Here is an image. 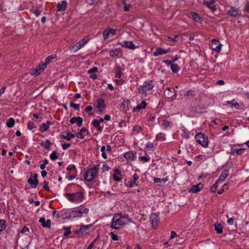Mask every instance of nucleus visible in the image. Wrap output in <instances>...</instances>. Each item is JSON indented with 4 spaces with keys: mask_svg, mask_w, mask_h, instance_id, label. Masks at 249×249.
Listing matches in <instances>:
<instances>
[{
    "mask_svg": "<svg viewBox=\"0 0 249 249\" xmlns=\"http://www.w3.org/2000/svg\"><path fill=\"white\" fill-rule=\"evenodd\" d=\"M93 107L91 106H88L85 108V111L86 112H88L89 111H90L92 110Z\"/></svg>",
    "mask_w": 249,
    "mask_h": 249,
    "instance_id": "obj_60",
    "label": "nucleus"
},
{
    "mask_svg": "<svg viewBox=\"0 0 249 249\" xmlns=\"http://www.w3.org/2000/svg\"><path fill=\"white\" fill-rule=\"evenodd\" d=\"M113 178L114 180L117 182L120 181L122 179L121 178L118 177V176H117L116 175H113Z\"/></svg>",
    "mask_w": 249,
    "mask_h": 249,
    "instance_id": "obj_61",
    "label": "nucleus"
},
{
    "mask_svg": "<svg viewBox=\"0 0 249 249\" xmlns=\"http://www.w3.org/2000/svg\"><path fill=\"white\" fill-rule=\"evenodd\" d=\"M46 68V65L42 63L41 64H39L36 68L33 70L32 73L35 75H39Z\"/></svg>",
    "mask_w": 249,
    "mask_h": 249,
    "instance_id": "obj_9",
    "label": "nucleus"
},
{
    "mask_svg": "<svg viewBox=\"0 0 249 249\" xmlns=\"http://www.w3.org/2000/svg\"><path fill=\"white\" fill-rule=\"evenodd\" d=\"M227 218H228L227 220V223L230 225H232L234 224V218L232 217L229 218L228 215H226Z\"/></svg>",
    "mask_w": 249,
    "mask_h": 249,
    "instance_id": "obj_51",
    "label": "nucleus"
},
{
    "mask_svg": "<svg viewBox=\"0 0 249 249\" xmlns=\"http://www.w3.org/2000/svg\"><path fill=\"white\" fill-rule=\"evenodd\" d=\"M154 85L152 80L145 81L143 84L139 88V90L143 93H146V91L153 89Z\"/></svg>",
    "mask_w": 249,
    "mask_h": 249,
    "instance_id": "obj_7",
    "label": "nucleus"
},
{
    "mask_svg": "<svg viewBox=\"0 0 249 249\" xmlns=\"http://www.w3.org/2000/svg\"><path fill=\"white\" fill-rule=\"evenodd\" d=\"M168 180L167 178H163L162 179H160V178H155L154 179V182L156 183H161V182H165Z\"/></svg>",
    "mask_w": 249,
    "mask_h": 249,
    "instance_id": "obj_45",
    "label": "nucleus"
},
{
    "mask_svg": "<svg viewBox=\"0 0 249 249\" xmlns=\"http://www.w3.org/2000/svg\"><path fill=\"white\" fill-rule=\"evenodd\" d=\"M89 212V209L85 207H81L78 209L73 210L70 213L69 215L66 218L70 219L76 217H80L86 215Z\"/></svg>",
    "mask_w": 249,
    "mask_h": 249,
    "instance_id": "obj_3",
    "label": "nucleus"
},
{
    "mask_svg": "<svg viewBox=\"0 0 249 249\" xmlns=\"http://www.w3.org/2000/svg\"><path fill=\"white\" fill-rule=\"evenodd\" d=\"M119 52L117 50H111L109 52V55L110 56L113 57L116 56L118 55Z\"/></svg>",
    "mask_w": 249,
    "mask_h": 249,
    "instance_id": "obj_49",
    "label": "nucleus"
},
{
    "mask_svg": "<svg viewBox=\"0 0 249 249\" xmlns=\"http://www.w3.org/2000/svg\"><path fill=\"white\" fill-rule=\"evenodd\" d=\"M56 151H53V152L50 154V158L53 160H55L58 158V156L56 155Z\"/></svg>",
    "mask_w": 249,
    "mask_h": 249,
    "instance_id": "obj_44",
    "label": "nucleus"
},
{
    "mask_svg": "<svg viewBox=\"0 0 249 249\" xmlns=\"http://www.w3.org/2000/svg\"><path fill=\"white\" fill-rule=\"evenodd\" d=\"M65 196L70 201L75 203H81L84 199V195L81 192H76L74 193H66Z\"/></svg>",
    "mask_w": 249,
    "mask_h": 249,
    "instance_id": "obj_2",
    "label": "nucleus"
},
{
    "mask_svg": "<svg viewBox=\"0 0 249 249\" xmlns=\"http://www.w3.org/2000/svg\"><path fill=\"white\" fill-rule=\"evenodd\" d=\"M131 221L128 215H122L120 213H116L114 215L111 220L110 227L116 230H119L121 228V227L127 224Z\"/></svg>",
    "mask_w": 249,
    "mask_h": 249,
    "instance_id": "obj_1",
    "label": "nucleus"
},
{
    "mask_svg": "<svg viewBox=\"0 0 249 249\" xmlns=\"http://www.w3.org/2000/svg\"><path fill=\"white\" fill-rule=\"evenodd\" d=\"M140 161L143 162H148L150 160V159L146 156H141L139 158Z\"/></svg>",
    "mask_w": 249,
    "mask_h": 249,
    "instance_id": "obj_52",
    "label": "nucleus"
},
{
    "mask_svg": "<svg viewBox=\"0 0 249 249\" xmlns=\"http://www.w3.org/2000/svg\"><path fill=\"white\" fill-rule=\"evenodd\" d=\"M244 151H245V149L244 148H235V149H231V154H233V155L234 154H238V155H241V154H242L243 153Z\"/></svg>",
    "mask_w": 249,
    "mask_h": 249,
    "instance_id": "obj_32",
    "label": "nucleus"
},
{
    "mask_svg": "<svg viewBox=\"0 0 249 249\" xmlns=\"http://www.w3.org/2000/svg\"><path fill=\"white\" fill-rule=\"evenodd\" d=\"M120 44L124 47L130 49H134L136 48L135 45L132 41H122L120 42Z\"/></svg>",
    "mask_w": 249,
    "mask_h": 249,
    "instance_id": "obj_14",
    "label": "nucleus"
},
{
    "mask_svg": "<svg viewBox=\"0 0 249 249\" xmlns=\"http://www.w3.org/2000/svg\"><path fill=\"white\" fill-rule=\"evenodd\" d=\"M15 123V120L13 118H10L7 120L6 125L8 127L11 128L14 126Z\"/></svg>",
    "mask_w": 249,
    "mask_h": 249,
    "instance_id": "obj_34",
    "label": "nucleus"
},
{
    "mask_svg": "<svg viewBox=\"0 0 249 249\" xmlns=\"http://www.w3.org/2000/svg\"><path fill=\"white\" fill-rule=\"evenodd\" d=\"M92 226V225H82L79 230L75 232L77 234H87L89 233V229Z\"/></svg>",
    "mask_w": 249,
    "mask_h": 249,
    "instance_id": "obj_11",
    "label": "nucleus"
},
{
    "mask_svg": "<svg viewBox=\"0 0 249 249\" xmlns=\"http://www.w3.org/2000/svg\"><path fill=\"white\" fill-rule=\"evenodd\" d=\"M228 14L231 17H235L241 15V11L238 8L231 7L228 11Z\"/></svg>",
    "mask_w": 249,
    "mask_h": 249,
    "instance_id": "obj_10",
    "label": "nucleus"
},
{
    "mask_svg": "<svg viewBox=\"0 0 249 249\" xmlns=\"http://www.w3.org/2000/svg\"><path fill=\"white\" fill-rule=\"evenodd\" d=\"M141 129V127L139 125H136L133 128V131L134 132H136V133H138L140 130Z\"/></svg>",
    "mask_w": 249,
    "mask_h": 249,
    "instance_id": "obj_58",
    "label": "nucleus"
},
{
    "mask_svg": "<svg viewBox=\"0 0 249 249\" xmlns=\"http://www.w3.org/2000/svg\"><path fill=\"white\" fill-rule=\"evenodd\" d=\"M161 126L164 129H166L168 127H171V123L167 120H163Z\"/></svg>",
    "mask_w": 249,
    "mask_h": 249,
    "instance_id": "obj_35",
    "label": "nucleus"
},
{
    "mask_svg": "<svg viewBox=\"0 0 249 249\" xmlns=\"http://www.w3.org/2000/svg\"><path fill=\"white\" fill-rule=\"evenodd\" d=\"M98 71V68L97 67H93L91 69H89L88 71V73L89 74V77L93 79H95L97 78V76L96 75V72Z\"/></svg>",
    "mask_w": 249,
    "mask_h": 249,
    "instance_id": "obj_24",
    "label": "nucleus"
},
{
    "mask_svg": "<svg viewBox=\"0 0 249 249\" xmlns=\"http://www.w3.org/2000/svg\"><path fill=\"white\" fill-rule=\"evenodd\" d=\"M76 136V135L73 134L69 132L67 133L66 137L67 138V141H70L72 138H74Z\"/></svg>",
    "mask_w": 249,
    "mask_h": 249,
    "instance_id": "obj_47",
    "label": "nucleus"
},
{
    "mask_svg": "<svg viewBox=\"0 0 249 249\" xmlns=\"http://www.w3.org/2000/svg\"><path fill=\"white\" fill-rule=\"evenodd\" d=\"M110 234L111 235V238L113 240L117 241L119 240L118 236L116 234H114L113 232H111Z\"/></svg>",
    "mask_w": 249,
    "mask_h": 249,
    "instance_id": "obj_57",
    "label": "nucleus"
},
{
    "mask_svg": "<svg viewBox=\"0 0 249 249\" xmlns=\"http://www.w3.org/2000/svg\"><path fill=\"white\" fill-rule=\"evenodd\" d=\"M229 176V171L227 170H225L219 176L217 182L222 183Z\"/></svg>",
    "mask_w": 249,
    "mask_h": 249,
    "instance_id": "obj_25",
    "label": "nucleus"
},
{
    "mask_svg": "<svg viewBox=\"0 0 249 249\" xmlns=\"http://www.w3.org/2000/svg\"><path fill=\"white\" fill-rule=\"evenodd\" d=\"M150 219L153 227H155L159 220L158 215L155 213H153L150 215Z\"/></svg>",
    "mask_w": 249,
    "mask_h": 249,
    "instance_id": "obj_15",
    "label": "nucleus"
},
{
    "mask_svg": "<svg viewBox=\"0 0 249 249\" xmlns=\"http://www.w3.org/2000/svg\"><path fill=\"white\" fill-rule=\"evenodd\" d=\"M63 229L65 231V232L63 233L64 236H67L71 232L70 227H64Z\"/></svg>",
    "mask_w": 249,
    "mask_h": 249,
    "instance_id": "obj_46",
    "label": "nucleus"
},
{
    "mask_svg": "<svg viewBox=\"0 0 249 249\" xmlns=\"http://www.w3.org/2000/svg\"><path fill=\"white\" fill-rule=\"evenodd\" d=\"M169 52V49H162L161 48H158L155 52L153 53V55L155 56L161 55L162 54H165Z\"/></svg>",
    "mask_w": 249,
    "mask_h": 249,
    "instance_id": "obj_20",
    "label": "nucleus"
},
{
    "mask_svg": "<svg viewBox=\"0 0 249 249\" xmlns=\"http://www.w3.org/2000/svg\"><path fill=\"white\" fill-rule=\"evenodd\" d=\"M51 142L49 140H46L45 142H41L40 145L43 146L46 149L49 150L50 149V146Z\"/></svg>",
    "mask_w": 249,
    "mask_h": 249,
    "instance_id": "obj_33",
    "label": "nucleus"
},
{
    "mask_svg": "<svg viewBox=\"0 0 249 249\" xmlns=\"http://www.w3.org/2000/svg\"><path fill=\"white\" fill-rule=\"evenodd\" d=\"M43 188L46 191H49L50 188L48 187L49 182L46 181H44L43 182Z\"/></svg>",
    "mask_w": 249,
    "mask_h": 249,
    "instance_id": "obj_50",
    "label": "nucleus"
},
{
    "mask_svg": "<svg viewBox=\"0 0 249 249\" xmlns=\"http://www.w3.org/2000/svg\"><path fill=\"white\" fill-rule=\"evenodd\" d=\"M156 139L160 141H165L166 140L165 134L163 133H159L156 136Z\"/></svg>",
    "mask_w": 249,
    "mask_h": 249,
    "instance_id": "obj_39",
    "label": "nucleus"
},
{
    "mask_svg": "<svg viewBox=\"0 0 249 249\" xmlns=\"http://www.w3.org/2000/svg\"><path fill=\"white\" fill-rule=\"evenodd\" d=\"M222 45L221 44H218L217 45L215 46V47L213 48V49L215 51L219 53L221 50V47Z\"/></svg>",
    "mask_w": 249,
    "mask_h": 249,
    "instance_id": "obj_55",
    "label": "nucleus"
},
{
    "mask_svg": "<svg viewBox=\"0 0 249 249\" xmlns=\"http://www.w3.org/2000/svg\"><path fill=\"white\" fill-rule=\"evenodd\" d=\"M196 142L204 147L208 146L209 141L208 137L202 133H197L195 136Z\"/></svg>",
    "mask_w": 249,
    "mask_h": 249,
    "instance_id": "obj_5",
    "label": "nucleus"
},
{
    "mask_svg": "<svg viewBox=\"0 0 249 249\" xmlns=\"http://www.w3.org/2000/svg\"><path fill=\"white\" fill-rule=\"evenodd\" d=\"M6 229L5 221L0 219V233Z\"/></svg>",
    "mask_w": 249,
    "mask_h": 249,
    "instance_id": "obj_41",
    "label": "nucleus"
},
{
    "mask_svg": "<svg viewBox=\"0 0 249 249\" xmlns=\"http://www.w3.org/2000/svg\"><path fill=\"white\" fill-rule=\"evenodd\" d=\"M124 156L129 161H134L136 159V153L132 151L125 152Z\"/></svg>",
    "mask_w": 249,
    "mask_h": 249,
    "instance_id": "obj_12",
    "label": "nucleus"
},
{
    "mask_svg": "<svg viewBox=\"0 0 249 249\" xmlns=\"http://www.w3.org/2000/svg\"><path fill=\"white\" fill-rule=\"evenodd\" d=\"M215 2V0H210V1H204V4L208 7L212 12H214L216 10V8L213 5Z\"/></svg>",
    "mask_w": 249,
    "mask_h": 249,
    "instance_id": "obj_16",
    "label": "nucleus"
},
{
    "mask_svg": "<svg viewBox=\"0 0 249 249\" xmlns=\"http://www.w3.org/2000/svg\"><path fill=\"white\" fill-rule=\"evenodd\" d=\"M99 172L98 168L94 166L87 170L84 175V178L88 182L91 181L97 176Z\"/></svg>",
    "mask_w": 249,
    "mask_h": 249,
    "instance_id": "obj_4",
    "label": "nucleus"
},
{
    "mask_svg": "<svg viewBox=\"0 0 249 249\" xmlns=\"http://www.w3.org/2000/svg\"><path fill=\"white\" fill-rule=\"evenodd\" d=\"M76 177V175H71L69 177H68V179L69 180H71L75 178Z\"/></svg>",
    "mask_w": 249,
    "mask_h": 249,
    "instance_id": "obj_64",
    "label": "nucleus"
},
{
    "mask_svg": "<svg viewBox=\"0 0 249 249\" xmlns=\"http://www.w3.org/2000/svg\"><path fill=\"white\" fill-rule=\"evenodd\" d=\"M114 70L115 77L116 78H120L122 74V69L120 66H116L114 68Z\"/></svg>",
    "mask_w": 249,
    "mask_h": 249,
    "instance_id": "obj_29",
    "label": "nucleus"
},
{
    "mask_svg": "<svg viewBox=\"0 0 249 249\" xmlns=\"http://www.w3.org/2000/svg\"><path fill=\"white\" fill-rule=\"evenodd\" d=\"M70 107H73L76 110H79L80 108L79 104H74L72 102H70Z\"/></svg>",
    "mask_w": 249,
    "mask_h": 249,
    "instance_id": "obj_48",
    "label": "nucleus"
},
{
    "mask_svg": "<svg viewBox=\"0 0 249 249\" xmlns=\"http://www.w3.org/2000/svg\"><path fill=\"white\" fill-rule=\"evenodd\" d=\"M117 33V30L114 29H111V28H107L105 29L103 33V37L104 40H106L108 38L109 35H115Z\"/></svg>",
    "mask_w": 249,
    "mask_h": 249,
    "instance_id": "obj_8",
    "label": "nucleus"
},
{
    "mask_svg": "<svg viewBox=\"0 0 249 249\" xmlns=\"http://www.w3.org/2000/svg\"><path fill=\"white\" fill-rule=\"evenodd\" d=\"M203 184L201 183H199L197 184L192 186L190 191L194 193H197L200 191L203 188Z\"/></svg>",
    "mask_w": 249,
    "mask_h": 249,
    "instance_id": "obj_22",
    "label": "nucleus"
},
{
    "mask_svg": "<svg viewBox=\"0 0 249 249\" xmlns=\"http://www.w3.org/2000/svg\"><path fill=\"white\" fill-rule=\"evenodd\" d=\"M181 135L183 138L185 139H188L189 137V134L185 131H183V133Z\"/></svg>",
    "mask_w": 249,
    "mask_h": 249,
    "instance_id": "obj_62",
    "label": "nucleus"
},
{
    "mask_svg": "<svg viewBox=\"0 0 249 249\" xmlns=\"http://www.w3.org/2000/svg\"><path fill=\"white\" fill-rule=\"evenodd\" d=\"M66 170L69 171H75L76 168L74 165H71L69 166L67 168Z\"/></svg>",
    "mask_w": 249,
    "mask_h": 249,
    "instance_id": "obj_54",
    "label": "nucleus"
},
{
    "mask_svg": "<svg viewBox=\"0 0 249 249\" xmlns=\"http://www.w3.org/2000/svg\"><path fill=\"white\" fill-rule=\"evenodd\" d=\"M100 0H87V2L90 5H93L97 3Z\"/></svg>",
    "mask_w": 249,
    "mask_h": 249,
    "instance_id": "obj_53",
    "label": "nucleus"
},
{
    "mask_svg": "<svg viewBox=\"0 0 249 249\" xmlns=\"http://www.w3.org/2000/svg\"><path fill=\"white\" fill-rule=\"evenodd\" d=\"M51 124H52V123L49 121H47L45 123H43L40 126L39 131L41 132L47 131Z\"/></svg>",
    "mask_w": 249,
    "mask_h": 249,
    "instance_id": "obj_21",
    "label": "nucleus"
},
{
    "mask_svg": "<svg viewBox=\"0 0 249 249\" xmlns=\"http://www.w3.org/2000/svg\"><path fill=\"white\" fill-rule=\"evenodd\" d=\"M146 106V103L142 101L141 104H138L136 107L133 108V111H140L142 109H144Z\"/></svg>",
    "mask_w": 249,
    "mask_h": 249,
    "instance_id": "obj_28",
    "label": "nucleus"
},
{
    "mask_svg": "<svg viewBox=\"0 0 249 249\" xmlns=\"http://www.w3.org/2000/svg\"><path fill=\"white\" fill-rule=\"evenodd\" d=\"M191 15L192 16L193 19L195 21L197 22L198 23H200L201 22V19L197 14H196L195 12H192Z\"/></svg>",
    "mask_w": 249,
    "mask_h": 249,
    "instance_id": "obj_36",
    "label": "nucleus"
},
{
    "mask_svg": "<svg viewBox=\"0 0 249 249\" xmlns=\"http://www.w3.org/2000/svg\"><path fill=\"white\" fill-rule=\"evenodd\" d=\"M83 121V118L80 117H74L70 119V123L71 124L76 123L77 126L80 127L82 124Z\"/></svg>",
    "mask_w": 249,
    "mask_h": 249,
    "instance_id": "obj_13",
    "label": "nucleus"
},
{
    "mask_svg": "<svg viewBox=\"0 0 249 249\" xmlns=\"http://www.w3.org/2000/svg\"><path fill=\"white\" fill-rule=\"evenodd\" d=\"M96 102V107L98 108L97 111H101L105 107L104 100L103 98H99L97 100Z\"/></svg>",
    "mask_w": 249,
    "mask_h": 249,
    "instance_id": "obj_18",
    "label": "nucleus"
},
{
    "mask_svg": "<svg viewBox=\"0 0 249 249\" xmlns=\"http://www.w3.org/2000/svg\"><path fill=\"white\" fill-rule=\"evenodd\" d=\"M91 124L97 129L98 131L101 132L103 131V126L101 125V124L99 123L98 120H93L92 121Z\"/></svg>",
    "mask_w": 249,
    "mask_h": 249,
    "instance_id": "obj_27",
    "label": "nucleus"
},
{
    "mask_svg": "<svg viewBox=\"0 0 249 249\" xmlns=\"http://www.w3.org/2000/svg\"><path fill=\"white\" fill-rule=\"evenodd\" d=\"M89 38L84 37L70 48L71 52H75L84 47L89 41Z\"/></svg>",
    "mask_w": 249,
    "mask_h": 249,
    "instance_id": "obj_6",
    "label": "nucleus"
},
{
    "mask_svg": "<svg viewBox=\"0 0 249 249\" xmlns=\"http://www.w3.org/2000/svg\"><path fill=\"white\" fill-rule=\"evenodd\" d=\"M171 69L174 73L178 72L180 69V67L177 64H172L171 65Z\"/></svg>",
    "mask_w": 249,
    "mask_h": 249,
    "instance_id": "obj_37",
    "label": "nucleus"
},
{
    "mask_svg": "<svg viewBox=\"0 0 249 249\" xmlns=\"http://www.w3.org/2000/svg\"><path fill=\"white\" fill-rule=\"evenodd\" d=\"M88 130L85 127H83L79 133H76V137L80 139H83L88 134Z\"/></svg>",
    "mask_w": 249,
    "mask_h": 249,
    "instance_id": "obj_23",
    "label": "nucleus"
},
{
    "mask_svg": "<svg viewBox=\"0 0 249 249\" xmlns=\"http://www.w3.org/2000/svg\"><path fill=\"white\" fill-rule=\"evenodd\" d=\"M39 222L41 224V225L43 228H50L51 221L50 219H48L46 221L45 218L42 217L40 218Z\"/></svg>",
    "mask_w": 249,
    "mask_h": 249,
    "instance_id": "obj_17",
    "label": "nucleus"
},
{
    "mask_svg": "<svg viewBox=\"0 0 249 249\" xmlns=\"http://www.w3.org/2000/svg\"><path fill=\"white\" fill-rule=\"evenodd\" d=\"M28 183L31 186L32 188H36L38 184L37 179L33 180V178H30L27 180Z\"/></svg>",
    "mask_w": 249,
    "mask_h": 249,
    "instance_id": "obj_31",
    "label": "nucleus"
},
{
    "mask_svg": "<svg viewBox=\"0 0 249 249\" xmlns=\"http://www.w3.org/2000/svg\"><path fill=\"white\" fill-rule=\"evenodd\" d=\"M243 11L244 12L249 13V2H248L244 6L243 9Z\"/></svg>",
    "mask_w": 249,
    "mask_h": 249,
    "instance_id": "obj_56",
    "label": "nucleus"
},
{
    "mask_svg": "<svg viewBox=\"0 0 249 249\" xmlns=\"http://www.w3.org/2000/svg\"><path fill=\"white\" fill-rule=\"evenodd\" d=\"M138 178H139L138 176L136 174H135L133 176V178L130 181L129 187H132L134 185V184L135 183L136 181L138 179Z\"/></svg>",
    "mask_w": 249,
    "mask_h": 249,
    "instance_id": "obj_38",
    "label": "nucleus"
},
{
    "mask_svg": "<svg viewBox=\"0 0 249 249\" xmlns=\"http://www.w3.org/2000/svg\"><path fill=\"white\" fill-rule=\"evenodd\" d=\"M33 13L35 15L36 17H38L40 14V12L37 10H34Z\"/></svg>",
    "mask_w": 249,
    "mask_h": 249,
    "instance_id": "obj_63",
    "label": "nucleus"
},
{
    "mask_svg": "<svg viewBox=\"0 0 249 249\" xmlns=\"http://www.w3.org/2000/svg\"><path fill=\"white\" fill-rule=\"evenodd\" d=\"M56 57V55H51L49 56H48L46 59H45V63H44L46 66L47 64H49L50 63V61L54 59V58H55Z\"/></svg>",
    "mask_w": 249,
    "mask_h": 249,
    "instance_id": "obj_43",
    "label": "nucleus"
},
{
    "mask_svg": "<svg viewBox=\"0 0 249 249\" xmlns=\"http://www.w3.org/2000/svg\"><path fill=\"white\" fill-rule=\"evenodd\" d=\"M146 151H153L154 150V145L151 142H148L146 145Z\"/></svg>",
    "mask_w": 249,
    "mask_h": 249,
    "instance_id": "obj_42",
    "label": "nucleus"
},
{
    "mask_svg": "<svg viewBox=\"0 0 249 249\" xmlns=\"http://www.w3.org/2000/svg\"><path fill=\"white\" fill-rule=\"evenodd\" d=\"M71 146L70 143H64L62 145V147L64 150L67 149L69 148Z\"/></svg>",
    "mask_w": 249,
    "mask_h": 249,
    "instance_id": "obj_59",
    "label": "nucleus"
},
{
    "mask_svg": "<svg viewBox=\"0 0 249 249\" xmlns=\"http://www.w3.org/2000/svg\"><path fill=\"white\" fill-rule=\"evenodd\" d=\"M67 2L65 0H62L57 4V11L58 12L64 11L67 7Z\"/></svg>",
    "mask_w": 249,
    "mask_h": 249,
    "instance_id": "obj_19",
    "label": "nucleus"
},
{
    "mask_svg": "<svg viewBox=\"0 0 249 249\" xmlns=\"http://www.w3.org/2000/svg\"><path fill=\"white\" fill-rule=\"evenodd\" d=\"M214 229L217 234H221L223 232V227L220 223H216L214 224Z\"/></svg>",
    "mask_w": 249,
    "mask_h": 249,
    "instance_id": "obj_30",
    "label": "nucleus"
},
{
    "mask_svg": "<svg viewBox=\"0 0 249 249\" xmlns=\"http://www.w3.org/2000/svg\"><path fill=\"white\" fill-rule=\"evenodd\" d=\"M36 124L35 123L31 121H29L27 124V128L30 130L36 128Z\"/></svg>",
    "mask_w": 249,
    "mask_h": 249,
    "instance_id": "obj_40",
    "label": "nucleus"
},
{
    "mask_svg": "<svg viewBox=\"0 0 249 249\" xmlns=\"http://www.w3.org/2000/svg\"><path fill=\"white\" fill-rule=\"evenodd\" d=\"M174 89L168 88L164 92V95L168 98H171L175 95Z\"/></svg>",
    "mask_w": 249,
    "mask_h": 249,
    "instance_id": "obj_26",
    "label": "nucleus"
}]
</instances>
